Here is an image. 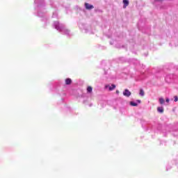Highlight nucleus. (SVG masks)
<instances>
[{
    "label": "nucleus",
    "mask_w": 178,
    "mask_h": 178,
    "mask_svg": "<svg viewBox=\"0 0 178 178\" xmlns=\"http://www.w3.org/2000/svg\"><path fill=\"white\" fill-rule=\"evenodd\" d=\"M85 8L86 9H87L88 10H91V9H94V6L90 5L88 3H85Z\"/></svg>",
    "instance_id": "f257e3e1"
},
{
    "label": "nucleus",
    "mask_w": 178,
    "mask_h": 178,
    "mask_svg": "<svg viewBox=\"0 0 178 178\" xmlns=\"http://www.w3.org/2000/svg\"><path fill=\"white\" fill-rule=\"evenodd\" d=\"M108 87L109 91H113V90L116 88V86L115 84H112L111 86H110L109 85H106V88H108Z\"/></svg>",
    "instance_id": "f03ea898"
},
{
    "label": "nucleus",
    "mask_w": 178,
    "mask_h": 178,
    "mask_svg": "<svg viewBox=\"0 0 178 178\" xmlns=\"http://www.w3.org/2000/svg\"><path fill=\"white\" fill-rule=\"evenodd\" d=\"M123 95H124V97H130V95H131V92H129L128 89H125L123 92Z\"/></svg>",
    "instance_id": "7ed1b4c3"
},
{
    "label": "nucleus",
    "mask_w": 178,
    "mask_h": 178,
    "mask_svg": "<svg viewBox=\"0 0 178 178\" xmlns=\"http://www.w3.org/2000/svg\"><path fill=\"white\" fill-rule=\"evenodd\" d=\"M122 3H124V6H123L124 9H126V8H127V6L129 3V0H123Z\"/></svg>",
    "instance_id": "20e7f679"
},
{
    "label": "nucleus",
    "mask_w": 178,
    "mask_h": 178,
    "mask_svg": "<svg viewBox=\"0 0 178 178\" xmlns=\"http://www.w3.org/2000/svg\"><path fill=\"white\" fill-rule=\"evenodd\" d=\"M65 84H67V86H69L70 84H72V79H65Z\"/></svg>",
    "instance_id": "39448f33"
},
{
    "label": "nucleus",
    "mask_w": 178,
    "mask_h": 178,
    "mask_svg": "<svg viewBox=\"0 0 178 178\" xmlns=\"http://www.w3.org/2000/svg\"><path fill=\"white\" fill-rule=\"evenodd\" d=\"M157 111L159 112V113H163V107H158Z\"/></svg>",
    "instance_id": "423d86ee"
},
{
    "label": "nucleus",
    "mask_w": 178,
    "mask_h": 178,
    "mask_svg": "<svg viewBox=\"0 0 178 178\" xmlns=\"http://www.w3.org/2000/svg\"><path fill=\"white\" fill-rule=\"evenodd\" d=\"M159 103L161 104V105H163V104H165V99H163V98L161 97L159 99Z\"/></svg>",
    "instance_id": "0eeeda50"
},
{
    "label": "nucleus",
    "mask_w": 178,
    "mask_h": 178,
    "mask_svg": "<svg viewBox=\"0 0 178 178\" xmlns=\"http://www.w3.org/2000/svg\"><path fill=\"white\" fill-rule=\"evenodd\" d=\"M87 92H89V93L92 92V87L88 86V88H87Z\"/></svg>",
    "instance_id": "6e6552de"
},
{
    "label": "nucleus",
    "mask_w": 178,
    "mask_h": 178,
    "mask_svg": "<svg viewBox=\"0 0 178 178\" xmlns=\"http://www.w3.org/2000/svg\"><path fill=\"white\" fill-rule=\"evenodd\" d=\"M140 95H141V97H144L145 92H144V90L143 89L140 90Z\"/></svg>",
    "instance_id": "1a4fd4ad"
},
{
    "label": "nucleus",
    "mask_w": 178,
    "mask_h": 178,
    "mask_svg": "<svg viewBox=\"0 0 178 178\" xmlns=\"http://www.w3.org/2000/svg\"><path fill=\"white\" fill-rule=\"evenodd\" d=\"M130 105L131 106H137V103L134 102H130Z\"/></svg>",
    "instance_id": "9d476101"
},
{
    "label": "nucleus",
    "mask_w": 178,
    "mask_h": 178,
    "mask_svg": "<svg viewBox=\"0 0 178 178\" xmlns=\"http://www.w3.org/2000/svg\"><path fill=\"white\" fill-rule=\"evenodd\" d=\"M174 101H175V102H177V101H178V97L177 96H175L174 97Z\"/></svg>",
    "instance_id": "9b49d317"
},
{
    "label": "nucleus",
    "mask_w": 178,
    "mask_h": 178,
    "mask_svg": "<svg viewBox=\"0 0 178 178\" xmlns=\"http://www.w3.org/2000/svg\"><path fill=\"white\" fill-rule=\"evenodd\" d=\"M169 101H170L169 99H165V102H169Z\"/></svg>",
    "instance_id": "f8f14e48"
},
{
    "label": "nucleus",
    "mask_w": 178,
    "mask_h": 178,
    "mask_svg": "<svg viewBox=\"0 0 178 178\" xmlns=\"http://www.w3.org/2000/svg\"><path fill=\"white\" fill-rule=\"evenodd\" d=\"M116 94H119V90H116Z\"/></svg>",
    "instance_id": "ddd939ff"
},
{
    "label": "nucleus",
    "mask_w": 178,
    "mask_h": 178,
    "mask_svg": "<svg viewBox=\"0 0 178 178\" xmlns=\"http://www.w3.org/2000/svg\"><path fill=\"white\" fill-rule=\"evenodd\" d=\"M138 102H139V104H140V103H141V101L140 100H138Z\"/></svg>",
    "instance_id": "4468645a"
}]
</instances>
